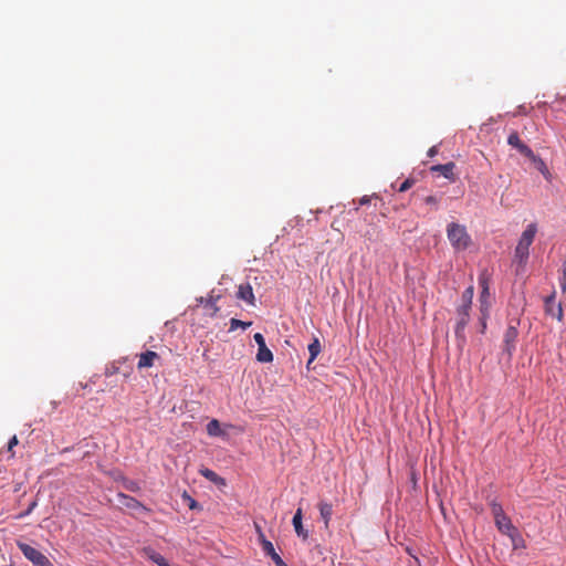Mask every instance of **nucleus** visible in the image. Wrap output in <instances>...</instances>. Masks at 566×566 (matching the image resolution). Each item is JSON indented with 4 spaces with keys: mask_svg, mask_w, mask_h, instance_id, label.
I'll list each match as a JSON object with an SVG mask.
<instances>
[{
    "mask_svg": "<svg viewBox=\"0 0 566 566\" xmlns=\"http://www.w3.org/2000/svg\"><path fill=\"white\" fill-rule=\"evenodd\" d=\"M560 287H562L563 292L566 291V259L562 266Z\"/></svg>",
    "mask_w": 566,
    "mask_h": 566,
    "instance_id": "26",
    "label": "nucleus"
},
{
    "mask_svg": "<svg viewBox=\"0 0 566 566\" xmlns=\"http://www.w3.org/2000/svg\"><path fill=\"white\" fill-rule=\"evenodd\" d=\"M237 296H238V298H240L249 304L254 303V294H253L252 286L250 284H241L238 289Z\"/></svg>",
    "mask_w": 566,
    "mask_h": 566,
    "instance_id": "11",
    "label": "nucleus"
},
{
    "mask_svg": "<svg viewBox=\"0 0 566 566\" xmlns=\"http://www.w3.org/2000/svg\"><path fill=\"white\" fill-rule=\"evenodd\" d=\"M256 359L261 363H271L273 360L272 352L264 344L262 347H259Z\"/></svg>",
    "mask_w": 566,
    "mask_h": 566,
    "instance_id": "19",
    "label": "nucleus"
},
{
    "mask_svg": "<svg viewBox=\"0 0 566 566\" xmlns=\"http://www.w3.org/2000/svg\"><path fill=\"white\" fill-rule=\"evenodd\" d=\"M509 145L516 148L522 155L527 158L534 157V151L524 143L521 142L517 133H512L507 138Z\"/></svg>",
    "mask_w": 566,
    "mask_h": 566,
    "instance_id": "7",
    "label": "nucleus"
},
{
    "mask_svg": "<svg viewBox=\"0 0 566 566\" xmlns=\"http://www.w3.org/2000/svg\"><path fill=\"white\" fill-rule=\"evenodd\" d=\"M17 545L24 557L34 566H54L45 555L29 544L18 542Z\"/></svg>",
    "mask_w": 566,
    "mask_h": 566,
    "instance_id": "4",
    "label": "nucleus"
},
{
    "mask_svg": "<svg viewBox=\"0 0 566 566\" xmlns=\"http://www.w3.org/2000/svg\"><path fill=\"white\" fill-rule=\"evenodd\" d=\"M295 533L302 538H307V531L302 525V510L297 509L292 520Z\"/></svg>",
    "mask_w": 566,
    "mask_h": 566,
    "instance_id": "13",
    "label": "nucleus"
},
{
    "mask_svg": "<svg viewBox=\"0 0 566 566\" xmlns=\"http://www.w3.org/2000/svg\"><path fill=\"white\" fill-rule=\"evenodd\" d=\"M321 518L324 521L325 527H328V523L333 515V505L327 502H321L319 505Z\"/></svg>",
    "mask_w": 566,
    "mask_h": 566,
    "instance_id": "14",
    "label": "nucleus"
},
{
    "mask_svg": "<svg viewBox=\"0 0 566 566\" xmlns=\"http://www.w3.org/2000/svg\"><path fill=\"white\" fill-rule=\"evenodd\" d=\"M199 473L205 476L207 480H209L210 482H212L213 484L218 485V486H226L227 485V482L223 478H221L220 475H218L214 471L208 469V468H200L199 469Z\"/></svg>",
    "mask_w": 566,
    "mask_h": 566,
    "instance_id": "10",
    "label": "nucleus"
},
{
    "mask_svg": "<svg viewBox=\"0 0 566 566\" xmlns=\"http://www.w3.org/2000/svg\"><path fill=\"white\" fill-rule=\"evenodd\" d=\"M207 433L210 437H222L224 436V431L221 429V424L217 419H212L207 424Z\"/></svg>",
    "mask_w": 566,
    "mask_h": 566,
    "instance_id": "17",
    "label": "nucleus"
},
{
    "mask_svg": "<svg viewBox=\"0 0 566 566\" xmlns=\"http://www.w3.org/2000/svg\"><path fill=\"white\" fill-rule=\"evenodd\" d=\"M251 324H252L251 322H243V321H240V319H237V318H231V321H230V329L233 331V329H237L239 327L245 329Z\"/></svg>",
    "mask_w": 566,
    "mask_h": 566,
    "instance_id": "24",
    "label": "nucleus"
},
{
    "mask_svg": "<svg viewBox=\"0 0 566 566\" xmlns=\"http://www.w3.org/2000/svg\"><path fill=\"white\" fill-rule=\"evenodd\" d=\"M495 524L500 532L510 536L512 533L516 531V528L511 523L510 518L505 514L497 513V520H495Z\"/></svg>",
    "mask_w": 566,
    "mask_h": 566,
    "instance_id": "8",
    "label": "nucleus"
},
{
    "mask_svg": "<svg viewBox=\"0 0 566 566\" xmlns=\"http://www.w3.org/2000/svg\"><path fill=\"white\" fill-rule=\"evenodd\" d=\"M447 235L451 245L457 251L465 250L471 243V238L464 226L452 222L447 228Z\"/></svg>",
    "mask_w": 566,
    "mask_h": 566,
    "instance_id": "2",
    "label": "nucleus"
},
{
    "mask_svg": "<svg viewBox=\"0 0 566 566\" xmlns=\"http://www.w3.org/2000/svg\"><path fill=\"white\" fill-rule=\"evenodd\" d=\"M253 338L259 347H262L265 344V339L261 333L254 334Z\"/></svg>",
    "mask_w": 566,
    "mask_h": 566,
    "instance_id": "27",
    "label": "nucleus"
},
{
    "mask_svg": "<svg viewBox=\"0 0 566 566\" xmlns=\"http://www.w3.org/2000/svg\"><path fill=\"white\" fill-rule=\"evenodd\" d=\"M530 159L535 164L536 168L542 172V175L546 179H549L551 174L548 171L546 164L539 157H537L535 154H534V157L530 158Z\"/></svg>",
    "mask_w": 566,
    "mask_h": 566,
    "instance_id": "22",
    "label": "nucleus"
},
{
    "mask_svg": "<svg viewBox=\"0 0 566 566\" xmlns=\"http://www.w3.org/2000/svg\"><path fill=\"white\" fill-rule=\"evenodd\" d=\"M148 557L156 563L158 566H170L166 558L157 552L151 551L148 553Z\"/></svg>",
    "mask_w": 566,
    "mask_h": 566,
    "instance_id": "23",
    "label": "nucleus"
},
{
    "mask_svg": "<svg viewBox=\"0 0 566 566\" xmlns=\"http://www.w3.org/2000/svg\"><path fill=\"white\" fill-rule=\"evenodd\" d=\"M474 294V289L472 285L468 286L465 291L462 293V304L459 307L471 308L472 298Z\"/></svg>",
    "mask_w": 566,
    "mask_h": 566,
    "instance_id": "21",
    "label": "nucleus"
},
{
    "mask_svg": "<svg viewBox=\"0 0 566 566\" xmlns=\"http://www.w3.org/2000/svg\"><path fill=\"white\" fill-rule=\"evenodd\" d=\"M196 506H197L196 501L191 500V501H190V504H189V507H190V509H195Z\"/></svg>",
    "mask_w": 566,
    "mask_h": 566,
    "instance_id": "34",
    "label": "nucleus"
},
{
    "mask_svg": "<svg viewBox=\"0 0 566 566\" xmlns=\"http://www.w3.org/2000/svg\"><path fill=\"white\" fill-rule=\"evenodd\" d=\"M256 531L259 533L263 552L271 557L276 566H287L286 563L275 552L273 544L264 537L259 526H256Z\"/></svg>",
    "mask_w": 566,
    "mask_h": 566,
    "instance_id": "5",
    "label": "nucleus"
},
{
    "mask_svg": "<svg viewBox=\"0 0 566 566\" xmlns=\"http://www.w3.org/2000/svg\"><path fill=\"white\" fill-rule=\"evenodd\" d=\"M410 187H411V181H410V180H405V181L401 184V186H400V188H399V191H401V192H402V191H406V190H408Z\"/></svg>",
    "mask_w": 566,
    "mask_h": 566,
    "instance_id": "30",
    "label": "nucleus"
},
{
    "mask_svg": "<svg viewBox=\"0 0 566 566\" xmlns=\"http://www.w3.org/2000/svg\"><path fill=\"white\" fill-rule=\"evenodd\" d=\"M535 234L536 226L533 223L528 224L527 228L523 231L515 249V258L520 261V263H523L527 260L528 249L535 238Z\"/></svg>",
    "mask_w": 566,
    "mask_h": 566,
    "instance_id": "3",
    "label": "nucleus"
},
{
    "mask_svg": "<svg viewBox=\"0 0 566 566\" xmlns=\"http://www.w3.org/2000/svg\"><path fill=\"white\" fill-rule=\"evenodd\" d=\"M307 348H308V352H310V358L307 360V367H310V365L315 360V358L321 353V343H319L318 338L314 337L312 343L308 344Z\"/></svg>",
    "mask_w": 566,
    "mask_h": 566,
    "instance_id": "16",
    "label": "nucleus"
},
{
    "mask_svg": "<svg viewBox=\"0 0 566 566\" xmlns=\"http://www.w3.org/2000/svg\"><path fill=\"white\" fill-rule=\"evenodd\" d=\"M426 202L430 205H434L437 202V198L433 196H429L426 198Z\"/></svg>",
    "mask_w": 566,
    "mask_h": 566,
    "instance_id": "32",
    "label": "nucleus"
},
{
    "mask_svg": "<svg viewBox=\"0 0 566 566\" xmlns=\"http://www.w3.org/2000/svg\"><path fill=\"white\" fill-rule=\"evenodd\" d=\"M437 153H438V149H437V147H436V146H433V147H431V148L428 150V156H429V157H433V156H436V155H437Z\"/></svg>",
    "mask_w": 566,
    "mask_h": 566,
    "instance_id": "31",
    "label": "nucleus"
},
{
    "mask_svg": "<svg viewBox=\"0 0 566 566\" xmlns=\"http://www.w3.org/2000/svg\"><path fill=\"white\" fill-rule=\"evenodd\" d=\"M453 168H454V164L453 163H449V164H446V165L433 166L431 169L433 171H439L446 178H451L452 175H453Z\"/></svg>",
    "mask_w": 566,
    "mask_h": 566,
    "instance_id": "20",
    "label": "nucleus"
},
{
    "mask_svg": "<svg viewBox=\"0 0 566 566\" xmlns=\"http://www.w3.org/2000/svg\"><path fill=\"white\" fill-rule=\"evenodd\" d=\"M479 284L481 286V294L479 297L480 313H481L480 323H481L482 333H483L486 328V319L490 316V308L492 306V301H493L491 293H490V289H489V276L486 273H482L480 275Z\"/></svg>",
    "mask_w": 566,
    "mask_h": 566,
    "instance_id": "1",
    "label": "nucleus"
},
{
    "mask_svg": "<svg viewBox=\"0 0 566 566\" xmlns=\"http://www.w3.org/2000/svg\"><path fill=\"white\" fill-rule=\"evenodd\" d=\"M545 310L546 313L553 317H556L558 321H562L563 310L560 304H555V296L551 295L545 301Z\"/></svg>",
    "mask_w": 566,
    "mask_h": 566,
    "instance_id": "9",
    "label": "nucleus"
},
{
    "mask_svg": "<svg viewBox=\"0 0 566 566\" xmlns=\"http://www.w3.org/2000/svg\"><path fill=\"white\" fill-rule=\"evenodd\" d=\"M492 512L494 515V520H497V513L504 514L502 507L499 504H493Z\"/></svg>",
    "mask_w": 566,
    "mask_h": 566,
    "instance_id": "28",
    "label": "nucleus"
},
{
    "mask_svg": "<svg viewBox=\"0 0 566 566\" xmlns=\"http://www.w3.org/2000/svg\"><path fill=\"white\" fill-rule=\"evenodd\" d=\"M158 357V355L155 352L147 350L146 353L142 354L138 361L139 368H147L151 367L154 365V360Z\"/></svg>",
    "mask_w": 566,
    "mask_h": 566,
    "instance_id": "15",
    "label": "nucleus"
},
{
    "mask_svg": "<svg viewBox=\"0 0 566 566\" xmlns=\"http://www.w3.org/2000/svg\"><path fill=\"white\" fill-rule=\"evenodd\" d=\"M510 538L512 541V545H513L514 548L524 547V541H523V538L521 537V535L518 534L517 531L512 533L510 535Z\"/></svg>",
    "mask_w": 566,
    "mask_h": 566,
    "instance_id": "25",
    "label": "nucleus"
},
{
    "mask_svg": "<svg viewBox=\"0 0 566 566\" xmlns=\"http://www.w3.org/2000/svg\"><path fill=\"white\" fill-rule=\"evenodd\" d=\"M117 496H118V503L123 506H126L127 509L135 510V509L142 507V504L134 497H130V496L122 494V493H119Z\"/></svg>",
    "mask_w": 566,
    "mask_h": 566,
    "instance_id": "18",
    "label": "nucleus"
},
{
    "mask_svg": "<svg viewBox=\"0 0 566 566\" xmlns=\"http://www.w3.org/2000/svg\"><path fill=\"white\" fill-rule=\"evenodd\" d=\"M517 328L514 325H510L504 334V343L506 352L511 353L514 348V342L517 337Z\"/></svg>",
    "mask_w": 566,
    "mask_h": 566,
    "instance_id": "12",
    "label": "nucleus"
},
{
    "mask_svg": "<svg viewBox=\"0 0 566 566\" xmlns=\"http://www.w3.org/2000/svg\"><path fill=\"white\" fill-rule=\"evenodd\" d=\"M367 202H369V199L367 197H363L360 203L366 205Z\"/></svg>",
    "mask_w": 566,
    "mask_h": 566,
    "instance_id": "33",
    "label": "nucleus"
},
{
    "mask_svg": "<svg viewBox=\"0 0 566 566\" xmlns=\"http://www.w3.org/2000/svg\"><path fill=\"white\" fill-rule=\"evenodd\" d=\"M17 444H18V438H17V436H13L8 443V450L11 451L13 449V447H15Z\"/></svg>",
    "mask_w": 566,
    "mask_h": 566,
    "instance_id": "29",
    "label": "nucleus"
},
{
    "mask_svg": "<svg viewBox=\"0 0 566 566\" xmlns=\"http://www.w3.org/2000/svg\"><path fill=\"white\" fill-rule=\"evenodd\" d=\"M470 308H465V307H458V311H457V325H455V335L457 337H463V332H464V328L469 322V317H470Z\"/></svg>",
    "mask_w": 566,
    "mask_h": 566,
    "instance_id": "6",
    "label": "nucleus"
}]
</instances>
